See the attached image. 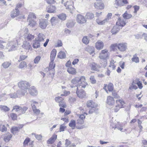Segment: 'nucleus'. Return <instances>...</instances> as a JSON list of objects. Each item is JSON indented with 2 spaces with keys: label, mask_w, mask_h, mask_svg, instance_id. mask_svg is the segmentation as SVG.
<instances>
[{
  "label": "nucleus",
  "mask_w": 147,
  "mask_h": 147,
  "mask_svg": "<svg viewBox=\"0 0 147 147\" xmlns=\"http://www.w3.org/2000/svg\"><path fill=\"white\" fill-rule=\"evenodd\" d=\"M71 84L73 86H76L80 88H84L88 86L85 77L83 76L74 78L72 80Z\"/></svg>",
  "instance_id": "f257e3e1"
},
{
  "label": "nucleus",
  "mask_w": 147,
  "mask_h": 147,
  "mask_svg": "<svg viewBox=\"0 0 147 147\" xmlns=\"http://www.w3.org/2000/svg\"><path fill=\"white\" fill-rule=\"evenodd\" d=\"M109 57V53L108 50L105 49L102 50L99 54V58L100 59V63L103 66H105L107 63V59Z\"/></svg>",
  "instance_id": "f03ea898"
},
{
  "label": "nucleus",
  "mask_w": 147,
  "mask_h": 147,
  "mask_svg": "<svg viewBox=\"0 0 147 147\" xmlns=\"http://www.w3.org/2000/svg\"><path fill=\"white\" fill-rule=\"evenodd\" d=\"M28 33V28H25L21 30L18 33L19 36L18 37L17 36L16 38L17 43H18V42H20L21 38L23 35H24L25 37V35H27Z\"/></svg>",
  "instance_id": "7ed1b4c3"
},
{
  "label": "nucleus",
  "mask_w": 147,
  "mask_h": 147,
  "mask_svg": "<svg viewBox=\"0 0 147 147\" xmlns=\"http://www.w3.org/2000/svg\"><path fill=\"white\" fill-rule=\"evenodd\" d=\"M77 22L80 24H83L86 22V20L84 17L80 14H78L76 18Z\"/></svg>",
  "instance_id": "20e7f679"
},
{
  "label": "nucleus",
  "mask_w": 147,
  "mask_h": 147,
  "mask_svg": "<svg viewBox=\"0 0 147 147\" xmlns=\"http://www.w3.org/2000/svg\"><path fill=\"white\" fill-rule=\"evenodd\" d=\"M18 85L19 87L22 90L28 89L30 86L29 83L25 81H22L19 82Z\"/></svg>",
  "instance_id": "39448f33"
},
{
  "label": "nucleus",
  "mask_w": 147,
  "mask_h": 147,
  "mask_svg": "<svg viewBox=\"0 0 147 147\" xmlns=\"http://www.w3.org/2000/svg\"><path fill=\"white\" fill-rule=\"evenodd\" d=\"M64 94H61V96H59L55 98V100L56 102L59 103V106L64 108Z\"/></svg>",
  "instance_id": "423d86ee"
},
{
  "label": "nucleus",
  "mask_w": 147,
  "mask_h": 147,
  "mask_svg": "<svg viewBox=\"0 0 147 147\" xmlns=\"http://www.w3.org/2000/svg\"><path fill=\"white\" fill-rule=\"evenodd\" d=\"M73 4V2L71 1H67L65 4V6L66 7V10L71 13H72V11L74 9Z\"/></svg>",
  "instance_id": "0eeeda50"
},
{
  "label": "nucleus",
  "mask_w": 147,
  "mask_h": 147,
  "mask_svg": "<svg viewBox=\"0 0 147 147\" xmlns=\"http://www.w3.org/2000/svg\"><path fill=\"white\" fill-rule=\"evenodd\" d=\"M48 21L45 19L40 20L39 21V26L42 29H45L48 24Z\"/></svg>",
  "instance_id": "6e6552de"
},
{
  "label": "nucleus",
  "mask_w": 147,
  "mask_h": 147,
  "mask_svg": "<svg viewBox=\"0 0 147 147\" xmlns=\"http://www.w3.org/2000/svg\"><path fill=\"white\" fill-rule=\"evenodd\" d=\"M127 44L125 43H120L117 45V47L119 50L122 52L125 51L127 49Z\"/></svg>",
  "instance_id": "1a4fd4ad"
},
{
  "label": "nucleus",
  "mask_w": 147,
  "mask_h": 147,
  "mask_svg": "<svg viewBox=\"0 0 147 147\" xmlns=\"http://www.w3.org/2000/svg\"><path fill=\"white\" fill-rule=\"evenodd\" d=\"M79 88H77L76 94L78 97L82 98L86 96V93L85 91Z\"/></svg>",
  "instance_id": "9d476101"
},
{
  "label": "nucleus",
  "mask_w": 147,
  "mask_h": 147,
  "mask_svg": "<svg viewBox=\"0 0 147 147\" xmlns=\"http://www.w3.org/2000/svg\"><path fill=\"white\" fill-rule=\"evenodd\" d=\"M104 46V44L103 42L100 40H98L95 43V47L98 50L102 49Z\"/></svg>",
  "instance_id": "9b49d317"
},
{
  "label": "nucleus",
  "mask_w": 147,
  "mask_h": 147,
  "mask_svg": "<svg viewBox=\"0 0 147 147\" xmlns=\"http://www.w3.org/2000/svg\"><path fill=\"white\" fill-rule=\"evenodd\" d=\"M22 47L23 48L26 50H31L32 49L30 43L26 40L23 41Z\"/></svg>",
  "instance_id": "f8f14e48"
},
{
  "label": "nucleus",
  "mask_w": 147,
  "mask_h": 147,
  "mask_svg": "<svg viewBox=\"0 0 147 147\" xmlns=\"http://www.w3.org/2000/svg\"><path fill=\"white\" fill-rule=\"evenodd\" d=\"M94 6L95 8L100 9H103L105 7L104 3L102 2H95Z\"/></svg>",
  "instance_id": "ddd939ff"
},
{
  "label": "nucleus",
  "mask_w": 147,
  "mask_h": 147,
  "mask_svg": "<svg viewBox=\"0 0 147 147\" xmlns=\"http://www.w3.org/2000/svg\"><path fill=\"white\" fill-rule=\"evenodd\" d=\"M20 14V11L17 9V7H16L15 9L11 12V16L12 18H14L18 16Z\"/></svg>",
  "instance_id": "4468645a"
},
{
  "label": "nucleus",
  "mask_w": 147,
  "mask_h": 147,
  "mask_svg": "<svg viewBox=\"0 0 147 147\" xmlns=\"http://www.w3.org/2000/svg\"><path fill=\"white\" fill-rule=\"evenodd\" d=\"M23 125H22L18 127L15 126L12 127L11 129V133L13 134H16L19 132V130L23 127Z\"/></svg>",
  "instance_id": "2eb2a0df"
},
{
  "label": "nucleus",
  "mask_w": 147,
  "mask_h": 147,
  "mask_svg": "<svg viewBox=\"0 0 147 147\" xmlns=\"http://www.w3.org/2000/svg\"><path fill=\"white\" fill-rule=\"evenodd\" d=\"M115 100L113 97L110 96L107 97V103L110 106L113 105L115 104Z\"/></svg>",
  "instance_id": "dca6fc26"
},
{
  "label": "nucleus",
  "mask_w": 147,
  "mask_h": 147,
  "mask_svg": "<svg viewBox=\"0 0 147 147\" xmlns=\"http://www.w3.org/2000/svg\"><path fill=\"white\" fill-rule=\"evenodd\" d=\"M53 61H51L49 65V70L50 71V72L51 71L52 72L53 76H52V77H53L55 75L54 70V68L55 67V64H53Z\"/></svg>",
  "instance_id": "f3484780"
},
{
  "label": "nucleus",
  "mask_w": 147,
  "mask_h": 147,
  "mask_svg": "<svg viewBox=\"0 0 147 147\" xmlns=\"http://www.w3.org/2000/svg\"><path fill=\"white\" fill-rule=\"evenodd\" d=\"M28 91L30 94L32 96H36L38 94L37 91L35 88L34 86L30 88Z\"/></svg>",
  "instance_id": "a211bd4d"
},
{
  "label": "nucleus",
  "mask_w": 147,
  "mask_h": 147,
  "mask_svg": "<svg viewBox=\"0 0 147 147\" xmlns=\"http://www.w3.org/2000/svg\"><path fill=\"white\" fill-rule=\"evenodd\" d=\"M57 8L55 6L50 5L48 7L47 10L49 13H55L56 12Z\"/></svg>",
  "instance_id": "6ab92c4d"
},
{
  "label": "nucleus",
  "mask_w": 147,
  "mask_h": 147,
  "mask_svg": "<svg viewBox=\"0 0 147 147\" xmlns=\"http://www.w3.org/2000/svg\"><path fill=\"white\" fill-rule=\"evenodd\" d=\"M126 23L123 20L119 18L116 23V25L118 26L119 27H122L125 26Z\"/></svg>",
  "instance_id": "aec40b11"
},
{
  "label": "nucleus",
  "mask_w": 147,
  "mask_h": 147,
  "mask_svg": "<svg viewBox=\"0 0 147 147\" xmlns=\"http://www.w3.org/2000/svg\"><path fill=\"white\" fill-rule=\"evenodd\" d=\"M116 102L121 108H123L125 106V103L122 99H118L116 100Z\"/></svg>",
  "instance_id": "412c9836"
},
{
  "label": "nucleus",
  "mask_w": 147,
  "mask_h": 147,
  "mask_svg": "<svg viewBox=\"0 0 147 147\" xmlns=\"http://www.w3.org/2000/svg\"><path fill=\"white\" fill-rule=\"evenodd\" d=\"M76 22L74 20H70L68 21L66 24L67 27L69 28H73Z\"/></svg>",
  "instance_id": "4be33fe9"
},
{
  "label": "nucleus",
  "mask_w": 147,
  "mask_h": 147,
  "mask_svg": "<svg viewBox=\"0 0 147 147\" xmlns=\"http://www.w3.org/2000/svg\"><path fill=\"white\" fill-rule=\"evenodd\" d=\"M57 138V135L53 134L52 137L48 140H47V143L48 144H52L53 143Z\"/></svg>",
  "instance_id": "5701e85b"
},
{
  "label": "nucleus",
  "mask_w": 147,
  "mask_h": 147,
  "mask_svg": "<svg viewBox=\"0 0 147 147\" xmlns=\"http://www.w3.org/2000/svg\"><path fill=\"white\" fill-rule=\"evenodd\" d=\"M107 88L109 91L111 92L113 91V84L111 83H110L107 86H105L104 88L106 90V92L108 93V90H107Z\"/></svg>",
  "instance_id": "b1692460"
},
{
  "label": "nucleus",
  "mask_w": 147,
  "mask_h": 147,
  "mask_svg": "<svg viewBox=\"0 0 147 147\" xmlns=\"http://www.w3.org/2000/svg\"><path fill=\"white\" fill-rule=\"evenodd\" d=\"M87 106L88 107L95 108L97 106V105L92 100H89L87 103Z\"/></svg>",
  "instance_id": "393cba45"
},
{
  "label": "nucleus",
  "mask_w": 147,
  "mask_h": 147,
  "mask_svg": "<svg viewBox=\"0 0 147 147\" xmlns=\"http://www.w3.org/2000/svg\"><path fill=\"white\" fill-rule=\"evenodd\" d=\"M11 65V61H5L2 64L1 66L4 68L7 69Z\"/></svg>",
  "instance_id": "a878e982"
},
{
  "label": "nucleus",
  "mask_w": 147,
  "mask_h": 147,
  "mask_svg": "<svg viewBox=\"0 0 147 147\" xmlns=\"http://www.w3.org/2000/svg\"><path fill=\"white\" fill-rule=\"evenodd\" d=\"M57 51L56 49H53L51 53L50 59L52 61H53L56 56Z\"/></svg>",
  "instance_id": "bb28decb"
},
{
  "label": "nucleus",
  "mask_w": 147,
  "mask_h": 147,
  "mask_svg": "<svg viewBox=\"0 0 147 147\" xmlns=\"http://www.w3.org/2000/svg\"><path fill=\"white\" fill-rule=\"evenodd\" d=\"M67 71L69 73L73 75L77 73L76 69L71 67L67 68Z\"/></svg>",
  "instance_id": "cd10ccee"
},
{
  "label": "nucleus",
  "mask_w": 147,
  "mask_h": 147,
  "mask_svg": "<svg viewBox=\"0 0 147 147\" xmlns=\"http://www.w3.org/2000/svg\"><path fill=\"white\" fill-rule=\"evenodd\" d=\"M120 29V28L116 25L114 26L111 30V32L113 34H115L117 33Z\"/></svg>",
  "instance_id": "c85d7f7f"
},
{
  "label": "nucleus",
  "mask_w": 147,
  "mask_h": 147,
  "mask_svg": "<svg viewBox=\"0 0 147 147\" xmlns=\"http://www.w3.org/2000/svg\"><path fill=\"white\" fill-rule=\"evenodd\" d=\"M123 126L119 122H117L114 125H113V128H117L118 129L121 131L123 130Z\"/></svg>",
  "instance_id": "c756f323"
},
{
  "label": "nucleus",
  "mask_w": 147,
  "mask_h": 147,
  "mask_svg": "<svg viewBox=\"0 0 147 147\" xmlns=\"http://www.w3.org/2000/svg\"><path fill=\"white\" fill-rule=\"evenodd\" d=\"M45 36L42 33H39L38 35V39L36 40L39 42L43 41L45 39Z\"/></svg>",
  "instance_id": "7c9ffc66"
},
{
  "label": "nucleus",
  "mask_w": 147,
  "mask_h": 147,
  "mask_svg": "<svg viewBox=\"0 0 147 147\" xmlns=\"http://www.w3.org/2000/svg\"><path fill=\"white\" fill-rule=\"evenodd\" d=\"M86 50L89 52L90 54H92L94 52V48L92 47L88 46L86 48Z\"/></svg>",
  "instance_id": "2f4dec72"
},
{
  "label": "nucleus",
  "mask_w": 147,
  "mask_h": 147,
  "mask_svg": "<svg viewBox=\"0 0 147 147\" xmlns=\"http://www.w3.org/2000/svg\"><path fill=\"white\" fill-rule=\"evenodd\" d=\"M25 38L29 41H31L34 39V36L31 34H29L27 35H25Z\"/></svg>",
  "instance_id": "473e14b6"
},
{
  "label": "nucleus",
  "mask_w": 147,
  "mask_h": 147,
  "mask_svg": "<svg viewBox=\"0 0 147 147\" xmlns=\"http://www.w3.org/2000/svg\"><path fill=\"white\" fill-rule=\"evenodd\" d=\"M123 18L125 19H129L131 18L132 16L131 14H128L127 11H126L123 15Z\"/></svg>",
  "instance_id": "72a5a7b5"
},
{
  "label": "nucleus",
  "mask_w": 147,
  "mask_h": 147,
  "mask_svg": "<svg viewBox=\"0 0 147 147\" xmlns=\"http://www.w3.org/2000/svg\"><path fill=\"white\" fill-rule=\"evenodd\" d=\"M31 106L32 108V109H35L36 108V107H37L38 105V103L34 100H32L31 101Z\"/></svg>",
  "instance_id": "f704fd0d"
},
{
  "label": "nucleus",
  "mask_w": 147,
  "mask_h": 147,
  "mask_svg": "<svg viewBox=\"0 0 147 147\" xmlns=\"http://www.w3.org/2000/svg\"><path fill=\"white\" fill-rule=\"evenodd\" d=\"M12 137L11 134L9 133H7L4 137V140L5 142H8Z\"/></svg>",
  "instance_id": "c9c22d12"
},
{
  "label": "nucleus",
  "mask_w": 147,
  "mask_h": 147,
  "mask_svg": "<svg viewBox=\"0 0 147 147\" xmlns=\"http://www.w3.org/2000/svg\"><path fill=\"white\" fill-rule=\"evenodd\" d=\"M136 80H135L133 81L131 86H129V89L130 90H136L138 88L137 86L136 85Z\"/></svg>",
  "instance_id": "e433bc0d"
},
{
  "label": "nucleus",
  "mask_w": 147,
  "mask_h": 147,
  "mask_svg": "<svg viewBox=\"0 0 147 147\" xmlns=\"http://www.w3.org/2000/svg\"><path fill=\"white\" fill-rule=\"evenodd\" d=\"M86 19H92L94 18V16L93 13H87L85 16Z\"/></svg>",
  "instance_id": "4c0bfd02"
},
{
  "label": "nucleus",
  "mask_w": 147,
  "mask_h": 147,
  "mask_svg": "<svg viewBox=\"0 0 147 147\" xmlns=\"http://www.w3.org/2000/svg\"><path fill=\"white\" fill-rule=\"evenodd\" d=\"M35 42L33 44V47L34 49H37L40 46V43L39 41L36 40L35 38Z\"/></svg>",
  "instance_id": "58836bf2"
},
{
  "label": "nucleus",
  "mask_w": 147,
  "mask_h": 147,
  "mask_svg": "<svg viewBox=\"0 0 147 147\" xmlns=\"http://www.w3.org/2000/svg\"><path fill=\"white\" fill-rule=\"evenodd\" d=\"M27 22H28V25L30 26H34L36 23L34 20L27 19Z\"/></svg>",
  "instance_id": "ea45409f"
},
{
  "label": "nucleus",
  "mask_w": 147,
  "mask_h": 147,
  "mask_svg": "<svg viewBox=\"0 0 147 147\" xmlns=\"http://www.w3.org/2000/svg\"><path fill=\"white\" fill-rule=\"evenodd\" d=\"M122 0H115L114 5H115L122 6H123V3H122Z\"/></svg>",
  "instance_id": "a19ab883"
},
{
  "label": "nucleus",
  "mask_w": 147,
  "mask_h": 147,
  "mask_svg": "<svg viewBox=\"0 0 147 147\" xmlns=\"http://www.w3.org/2000/svg\"><path fill=\"white\" fill-rule=\"evenodd\" d=\"M106 20L105 19L103 20H101L99 18H97L96 19V22L98 24L102 25L104 24L106 22H107Z\"/></svg>",
  "instance_id": "79ce46f5"
},
{
  "label": "nucleus",
  "mask_w": 147,
  "mask_h": 147,
  "mask_svg": "<svg viewBox=\"0 0 147 147\" xmlns=\"http://www.w3.org/2000/svg\"><path fill=\"white\" fill-rule=\"evenodd\" d=\"M115 62L113 60H112L110 63V64L109 66V67L110 69H115L116 65L114 64Z\"/></svg>",
  "instance_id": "37998d69"
},
{
  "label": "nucleus",
  "mask_w": 147,
  "mask_h": 147,
  "mask_svg": "<svg viewBox=\"0 0 147 147\" xmlns=\"http://www.w3.org/2000/svg\"><path fill=\"white\" fill-rule=\"evenodd\" d=\"M36 18V17L35 14L32 12H30L28 15L27 19L33 20Z\"/></svg>",
  "instance_id": "c03bdc74"
},
{
  "label": "nucleus",
  "mask_w": 147,
  "mask_h": 147,
  "mask_svg": "<svg viewBox=\"0 0 147 147\" xmlns=\"http://www.w3.org/2000/svg\"><path fill=\"white\" fill-rule=\"evenodd\" d=\"M91 69L93 70H96L98 69V65L94 63H92L90 64Z\"/></svg>",
  "instance_id": "a18cd8bd"
},
{
  "label": "nucleus",
  "mask_w": 147,
  "mask_h": 147,
  "mask_svg": "<svg viewBox=\"0 0 147 147\" xmlns=\"http://www.w3.org/2000/svg\"><path fill=\"white\" fill-rule=\"evenodd\" d=\"M0 109L1 110L3 111H9V108L7 106L4 105H0Z\"/></svg>",
  "instance_id": "49530a36"
},
{
  "label": "nucleus",
  "mask_w": 147,
  "mask_h": 147,
  "mask_svg": "<svg viewBox=\"0 0 147 147\" xmlns=\"http://www.w3.org/2000/svg\"><path fill=\"white\" fill-rule=\"evenodd\" d=\"M27 89L22 90H19L17 91V92L19 94L22 95H24L25 94L27 93Z\"/></svg>",
  "instance_id": "de8ad7c7"
},
{
  "label": "nucleus",
  "mask_w": 147,
  "mask_h": 147,
  "mask_svg": "<svg viewBox=\"0 0 147 147\" xmlns=\"http://www.w3.org/2000/svg\"><path fill=\"white\" fill-rule=\"evenodd\" d=\"M57 57L61 59H63L64 57V53L63 51H60L58 54Z\"/></svg>",
  "instance_id": "09e8293b"
},
{
  "label": "nucleus",
  "mask_w": 147,
  "mask_h": 147,
  "mask_svg": "<svg viewBox=\"0 0 147 147\" xmlns=\"http://www.w3.org/2000/svg\"><path fill=\"white\" fill-rule=\"evenodd\" d=\"M7 128L4 125H3L0 123V131L3 132H5L7 131Z\"/></svg>",
  "instance_id": "8fccbe9b"
},
{
  "label": "nucleus",
  "mask_w": 147,
  "mask_h": 147,
  "mask_svg": "<svg viewBox=\"0 0 147 147\" xmlns=\"http://www.w3.org/2000/svg\"><path fill=\"white\" fill-rule=\"evenodd\" d=\"M82 41L84 43L87 45L89 43V40L87 36H84L83 38Z\"/></svg>",
  "instance_id": "3c124183"
},
{
  "label": "nucleus",
  "mask_w": 147,
  "mask_h": 147,
  "mask_svg": "<svg viewBox=\"0 0 147 147\" xmlns=\"http://www.w3.org/2000/svg\"><path fill=\"white\" fill-rule=\"evenodd\" d=\"M6 95V94L5 93H2V94L0 95V99L1 98H2V100H6L7 99V98L8 97V96H5V95ZM9 95H6V96H8Z\"/></svg>",
  "instance_id": "603ef678"
},
{
  "label": "nucleus",
  "mask_w": 147,
  "mask_h": 147,
  "mask_svg": "<svg viewBox=\"0 0 147 147\" xmlns=\"http://www.w3.org/2000/svg\"><path fill=\"white\" fill-rule=\"evenodd\" d=\"M136 80V84H137L139 88L140 89H141L143 87L142 83L140 82L139 81V80L138 79H137Z\"/></svg>",
  "instance_id": "864d4df0"
},
{
  "label": "nucleus",
  "mask_w": 147,
  "mask_h": 147,
  "mask_svg": "<svg viewBox=\"0 0 147 147\" xmlns=\"http://www.w3.org/2000/svg\"><path fill=\"white\" fill-rule=\"evenodd\" d=\"M132 61L136 63H138L139 62V59L138 57H137L136 55H135L133 56V57L131 59Z\"/></svg>",
  "instance_id": "5fc2aeb1"
},
{
  "label": "nucleus",
  "mask_w": 147,
  "mask_h": 147,
  "mask_svg": "<svg viewBox=\"0 0 147 147\" xmlns=\"http://www.w3.org/2000/svg\"><path fill=\"white\" fill-rule=\"evenodd\" d=\"M26 63L24 61L21 62L19 66V67L20 68H22L26 66Z\"/></svg>",
  "instance_id": "6e6d98bb"
},
{
  "label": "nucleus",
  "mask_w": 147,
  "mask_h": 147,
  "mask_svg": "<svg viewBox=\"0 0 147 147\" xmlns=\"http://www.w3.org/2000/svg\"><path fill=\"white\" fill-rule=\"evenodd\" d=\"M21 107L18 106H14L13 107V110H15L16 111L18 112L21 111Z\"/></svg>",
  "instance_id": "4d7b16f0"
},
{
  "label": "nucleus",
  "mask_w": 147,
  "mask_h": 147,
  "mask_svg": "<svg viewBox=\"0 0 147 147\" xmlns=\"http://www.w3.org/2000/svg\"><path fill=\"white\" fill-rule=\"evenodd\" d=\"M69 125L73 128L75 127L76 126L75 121V120L71 121L69 124Z\"/></svg>",
  "instance_id": "13d9d810"
},
{
  "label": "nucleus",
  "mask_w": 147,
  "mask_h": 147,
  "mask_svg": "<svg viewBox=\"0 0 147 147\" xmlns=\"http://www.w3.org/2000/svg\"><path fill=\"white\" fill-rule=\"evenodd\" d=\"M5 42L2 40H0V48L3 49L5 47Z\"/></svg>",
  "instance_id": "bf43d9fd"
},
{
  "label": "nucleus",
  "mask_w": 147,
  "mask_h": 147,
  "mask_svg": "<svg viewBox=\"0 0 147 147\" xmlns=\"http://www.w3.org/2000/svg\"><path fill=\"white\" fill-rule=\"evenodd\" d=\"M58 18L60 20H64V14L62 13L57 15Z\"/></svg>",
  "instance_id": "052dcab7"
},
{
  "label": "nucleus",
  "mask_w": 147,
  "mask_h": 147,
  "mask_svg": "<svg viewBox=\"0 0 147 147\" xmlns=\"http://www.w3.org/2000/svg\"><path fill=\"white\" fill-rule=\"evenodd\" d=\"M56 20V18L55 17H52L50 20V22L52 26H54L55 25V22Z\"/></svg>",
  "instance_id": "680f3d73"
},
{
  "label": "nucleus",
  "mask_w": 147,
  "mask_h": 147,
  "mask_svg": "<svg viewBox=\"0 0 147 147\" xmlns=\"http://www.w3.org/2000/svg\"><path fill=\"white\" fill-rule=\"evenodd\" d=\"M41 59L40 56H37L36 57L34 60V63L35 64H38Z\"/></svg>",
  "instance_id": "e2e57ef3"
},
{
  "label": "nucleus",
  "mask_w": 147,
  "mask_h": 147,
  "mask_svg": "<svg viewBox=\"0 0 147 147\" xmlns=\"http://www.w3.org/2000/svg\"><path fill=\"white\" fill-rule=\"evenodd\" d=\"M14 43L15 44V45H12L11 47V49H9L8 50V51H11L14 50L15 49V48L16 47V46L15 45H16L17 44L18 45V43L19 42H18V43H17L16 42V41H15Z\"/></svg>",
  "instance_id": "0e129e2a"
},
{
  "label": "nucleus",
  "mask_w": 147,
  "mask_h": 147,
  "mask_svg": "<svg viewBox=\"0 0 147 147\" xmlns=\"http://www.w3.org/2000/svg\"><path fill=\"white\" fill-rule=\"evenodd\" d=\"M90 80L91 82L93 84H95L96 83V81L95 80L94 76H91L90 78Z\"/></svg>",
  "instance_id": "69168bd1"
},
{
  "label": "nucleus",
  "mask_w": 147,
  "mask_h": 147,
  "mask_svg": "<svg viewBox=\"0 0 147 147\" xmlns=\"http://www.w3.org/2000/svg\"><path fill=\"white\" fill-rule=\"evenodd\" d=\"M112 16V14L111 13H109L107 15V18L105 19L106 20V21L107 22L111 18Z\"/></svg>",
  "instance_id": "338daca9"
},
{
  "label": "nucleus",
  "mask_w": 147,
  "mask_h": 147,
  "mask_svg": "<svg viewBox=\"0 0 147 147\" xmlns=\"http://www.w3.org/2000/svg\"><path fill=\"white\" fill-rule=\"evenodd\" d=\"M32 110L35 114L36 115H38L40 113V111L39 109H36V108L35 109H33Z\"/></svg>",
  "instance_id": "774afa93"
}]
</instances>
